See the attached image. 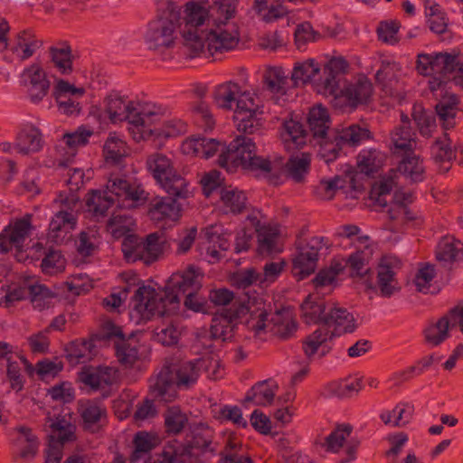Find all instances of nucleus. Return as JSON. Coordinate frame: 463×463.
<instances>
[{
  "label": "nucleus",
  "mask_w": 463,
  "mask_h": 463,
  "mask_svg": "<svg viewBox=\"0 0 463 463\" xmlns=\"http://www.w3.org/2000/svg\"><path fill=\"white\" fill-rule=\"evenodd\" d=\"M400 260L394 256H383L378 264V287L382 295L391 296L397 288L395 275L400 268Z\"/></svg>",
  "instance_id": "32"
},
{
  "label": "nucleus",
  "mask_w": 463,
  "mask_h": 463,
  "mask_svg": "<svg viewBox=\"0 0 463 463\" xmlns=\"http://www.w3.org/2000/svg\"><path fill=\"white\" fill-rule=\"evenodd\" d=\"M104 154L106 159L113 163L118 162L123 156H127L128 146L122 136L111 133L105 142Z\"/></svg>",
  "instance_id": "62"
},
{
  "label": "nucleus",
  "mask_w": 463,
  "mask_h": 463,
  "mask_svg": "<svg viewBox=\"0 0 463 463\" xmlns=\"http://www.w3.org/2000/svg\"><path fill=\"white\" fill-rule=\"evenodd\" d=\"M363 387V377L354 374L335 382L332 384V392L338 397H349L357 393Z\"/></svg>",
  "instance_id": "63"
},
{
  "label": "nucleus",
  "mask_w": 463,
  "mask_h": 463,
  "mask_svg": "<svg viewBox=\"0 0 463 463\" xmlns=\"http://www.w3.org/2000/svg\"><path fill=\"white\" fill-rule=\"evenodd\" d=\"M43 138L38 128L33 124H24L17 134L15 148L18 153L28 154L42 148Z\"/></svg>",
  "instance_id": "43"
},
{
  "label": "nucleus",
  "mask_w": 463,
  "mask_h": 463,
  "mask_svg": "<svg viewBox=\"0 0 463 463\" xmlns=\"http://www.w3.org/2000/svg\"><path fill=\"white\" fill-rule=\"evenodd\" d=\"M119 379L116 367L109 365L84 366L79 373V380L84 386L103 395L114 386Z\"/></svg>",
  "instance_id": "22"
},
{
  "label": "nucleus",
  "mask_w": 463,
  "mask_h": 463,
  "mask_svg": "<svg viewBox=\"0 0 463 463\" xmlns=\"http://www.w3.org/2000/svg\"><path fill=\"white\" fill-rule=\"evenodd\" d=\"M402 65L395 59L385 57L381 60L375 79L386 95L401 99L398 79L402 75Z\"/></svg>",
  "instance_id": "30"
},
{
  "label": "nucleus",
  "mask_w": 463,
  "mask_h": 463,
  "mask_svg": "<svg viewBox=\"0 0 463 463\" xmlns=\"http://www.w3.org/2000/svg\"><path fill=\"white\" fill-rule=\"evenodd\" d=\"M330 243L323 237H313L305 245L298 247L292 260V273L298 279H303L313 273L319 258L328 252Z\"/></svg>",
  "instance_id": "18"
},
{
  "label": "nucleus",
  "mask_w": 463,
  "mask_h": 463,
  "mask_svg": "<svg viewBox=\"0 0 463 463\" xmlns=\"http://www.w3.org/2000/svg\"><path fill=\"white\" fill-rule=\"evenodd\" d=\"M348 63L342 57H334L330 59L323 68L315 59H308L302 61H297L291 72V80L295 85H304L310 83L314 90L318 93L317 85L329 80L328 76H335V73H345Z\"/></svg>",
  "instance_id": "12"
},
{
  "label": "nucleus",
  "mask_w": 463,
  "mask_h": 463,
  "mask_svg": "<svg viewBox=\"0 0 463 463\" xmlns=\"http://www.w3.org/2000/svg\"><path fill=\"white\" fill-rule=\"evenodd\" d=\"M108 329V336H116V354L118 361L125 366L133 365L141 358L145 352L142 346L134 335L125 338L119 327L111 323L106 325Z\"/></svg>",
  "instance_id": "25"
},
{
  "label": "nucleus",
  "mask_w": 463,
  "mask_h": 463,
  "mask_svg": "<svg viewBox=\"0 0 463 463\" xmlns=\"http://www.w3.org/2000/svg\"><path fill=\"white\" fill-rule=\"evenodd\" d=\"M317 295L311 294L307 297L301 305L302 317L307 324L323 322L326 324L328 305L317 299Z\"/></svg>",
  "instance_id": "50"
},
{
  "label": "nucleus",
  "mask_w": 463,
  "mask_h": 463,
  "mask_svg": "<svg viewBox=\"0 0 463 463\" xmlns=\"http://www.w3.org/2000/svg\"><path fill=\"white\" fill-rule=\"evenodd\" d=\"M386 161V154L379 149L364 148L357 156L356 166L360 174L369 176L379 172Z\"/></svg>",
  "instance_id": "39"
},
{
  "label": "nucleus",
  "mask_w": 463,
  "mask_h": 463,
  "mask_svg": "<svg viewBox=\"0 0 463 463\" xmlns=\"http://www.w3.org/2000/svg\"><path fill=\"white\" fill-rule=\"evenodd\" d=\"M392 144L395 149H411L416 146L414 132L407 116L402 115V122L392 134Z\"/></svg>",
  "instance_id": "57"
},
{
  "label": "nucleus",
  "mask_w": 463,
  "mask_h": 463,
  "mask_svg": "<svg viewBox=\"0 0 463 463\" xmlns=\"http://www.w3.org/2000/svg\"><path fill=\"white\" fill-rule=\"evenodd\" d=\"M201 360L166 362L151 385L156 396L170 401L175 386H188L194 383L201 372Z\"/></svg>",
  "instance_id": "9"
},
{
  "label": "nucleus",
  "mask_w": 463,
  "mask_h": 463,
  "mask_svg": "<svg viewBox=\"0 0 463 463\" xmlns=\"http://www.w3.org/2000/svg\"><path fill=\"white\" fill-rule=\"evenodd\" d=\"M281 161L283 164V172L279 179L274 184H278L282 181V178L288 174L295 181H301L304 176L308 173L310 165V156L308 154H301L292 156L287 164L284 163L282 158H277L274 161Z\"/></svg>",
  "instance_id": "48"
},
{
  "label": "nucleus",
  "mask_w": 463,
  "mask_h": 463,
  "mask_svg": "<svg viewBox=\"0 0 463 463\" xmlns=\"http://www.w3.org/2000/svg\"><path fill=\"white\" fill-rule=\"evenodd\" d=\"M210 300L216 306L232 303L230 309L215 315L211 326V335L222 341L232 337L239 324L245 325L256 335H260L267 326L268 308L262 295L257 292H246L239 300L234 301L232 291L219 288L210 292Z\"/></svg>",
  "instance_id": "3"
},
{
  "label": "nucleus",
  "mask_w": 463,
  "mask_h": 463,
  "mask_svg": "<svg viewBox=\"0 0 463 463\" xmlns=\"http://www.w3.org/2000/svg\"><path fill=\"white\" fill-rule=\"evenodd\" d=\"M238 0H213L209 2V12L212 24H232L235 16Z\"/></svg>",
  "instance_id": "52"
},
{
  "label": "nucleus",
  "mask_w": 463,
  "mask_h": 463,
  "mask_svg": "<svg viewBox=\"0 0 463 463\" xmlns=\"http://www.w3.org/2000/svg\"><path fill=\"white\" fill-rule=\"evenodd\" d=\"M326 325L334 326L338 333H351L357 326L354 315L346 308L328 304Z\"/></svg>",
  "instance_id": "42"
},
{
  "label": "nucleus",
  "mask_w": 463,
  "mask_h": 463,
  "mask_svg": "<svg viewBox=\"0 0 463 463\" xmlns=\"http://www.w3.org/2000/svg\"><path fill=\"white\" fill-rule=\"evenodd\" d=\"M350 434L349 425H340L326 437L323 445L331 452L345 451L347 457L344 461L347 462L354 459L355 452V445L349 440Z\"/></svg>",
  "instance_id": "33"
},
{
  "label": "nucleus",
  "mask_w": 463,
  "mask_h": 463,
  "mask_svg": "<svg viewBox=\"0 0 463 463\" xmlns=\"http://www.w3.org/2000/svg\"><path fill=\"white\" fill-rule=\"evenodd\" d=\"M212 24L211 15L209 12V0H191L184 6V16H180L178 23L179 33L183 36L184 45L188 48L189 38L198 39L201 27Z\"/></svg>",
  "instance_id": "17"
},
{
  "label": "nucleus",
  "mask_w": 463,
  "mask_h": 463,
  "mask_svg": "<svg viewBox=\"0 0 463 463\" xmlns=\"http://www.w3.org/2000/svg\"><path fill=\"white\" fill-rule=\"evenodd\" d=\"M343 74L328 76L329 80L317 85L318 93L331 98L334 106L340 109H354L369 103L373 96L372 82L364 76L347 81Z\"/></svg>",
  "instance_id": "7"
},
{
  "label": "nucleus",
  "mask_w": 463,
  "mask_h": 463,
  "mask_svg": "<svg viewBox=\"0 0 463 463\" xmlns=\"http://www.w3.org/2000/svg\"><path fill=\"white\" fill-rule=\"evenodd\" d=\"M188 41V49L194 56L213 55L235 49L240 34L235 24H212L201 32L198 39L189 38Z\"/></svg>",
  "instance_id": "10"
},
{
  "label": "nucleus",
  "mask_w": 463,
  "mask_h": 463,
  "mask_svg": "<svg viewBox=\"0 0 463 463\" xmlns=\"http://www.w3.org/2000/svg\"><path fill=\"white\" fill-rule=\"evenodd\" d=\"M279 385L274 380H265L254 385L247 393L245 400L257 406L269 405L274 400Z\"/></svg>",
  "instance_id": "49"
},
{
  "label": "nucleus",
  "mask_w": 463,
  "mask_h": 463,
  "mask_svg": "<svg viewBox=\"0 0 463 463\" xmlns=\"http://www.w3.org/2000/svg\"><path fill=\"white\" fill-rule=\"evenodd\" d=\"M253 10L265 23H274L289 13L284 0H254Z\"/></svg>",
  "instance_id": "41"
},
{
  "label": "nucleus",
  "mask_w": 463,
  "mask_h": 463,
  "mask_svg": "<svg viewBox=\"0 0 463 463\" xmlns=\"http://www.w3.org/2000/svg\"><path fill=\"white\" fill-rule=\"evenodd\" d=\"M333 334L325 327L317 329L306 337L303 351L308 358L322 357L331 349Z\"/></svg>",
  "instance_id": "34"
},
{
  "label": "nucleus",
  "mask_w": 463,
  "mask_h": 463,
  "mask_svg": "<svg viewBox=\"0 0 463 463\" xmlns=\"http://www.w3.org/2000/svg\"><path fill=\"white\" fill-rule=\"evenodd\" d=\"M76 228L75 213L70 210H61L52 218L47 233L48 240L54 243H62L71 238Z\"/></svg>",
  "instance_id": "31"
},
{
  "label": "nucleus",
  "mask_w": 463,
  "mask_h": 463,
  "mask_svg": "<svg viewBox=\"0 0 463 463\" xmlns=\"http://www.w3.org/2000/svg\"><path fill=\"white\" fill-rule=\"evenodd\" d=\"M21 80L27 88L29 98L34 104L43 100L50 88V81L45 71L36 63L24 70L21 74Z\"/></svg>",
  "instance_id": "28"
},
{
  "label": "nucleus",
  "mask_w": 463,
  "mask_h": 463,
  "mask_svg": "<svg viewBox=\"0 0 463 463\" xmlns=\"http://www.w3.org/2000/svg\"><path fill=\"white\" fill-rule=\"evenodd\" d=\"M370 137L371 134L367 128L357 125H351L335 133V143L324 141L318 153L325 162L329 163L337 157L339 150L343 146H358L370 139Z\"/></svg>",
  "instance_id": "21"
},
{
  "label": "nucleus",
  "mask_w": 463,
  "mask_h": 463,
  "mask_svg": "<svg viewBox=\"0 0 463 463\" xmlns=\"http://www.w3.org/2000/svg\"><path fill=\"white\" fill-rule=\"evenodd\" d=\"M146 199L145 191L126 176H110L104 189L93 190L86 197V210L94 217H103L109 208L133 209Z\"/></svg>",
  "instance_id": "6"
},
{
  "label": "nucleus",
  "mask_w": 463,
  "mask_h": 463,
  "mask_svg": "<svg viewBox=\"0 0 463 463\" xmlns=\"http://www.w3.org/2000/svg\"><path fill=\"white\" fill-rule=\"evenodd\" d=\"M437 114L440 120L443 121L445 128L453 126V119L458 110V98L448 92L442 97L439 102L436 105Z\"/></svg>",
  "instance_id": "61"
},
{
  "label": "nucleus",
  "mask_w": 463,
  "mask_h": 463,
  "mask_svg": "<svg viewBox=\"0 0 463 463\" xmlns=\"http://www.w3.org/2000/svg\"><path fill=\"white\" fill-rule=\"evenodd\" d=\"M160 109L153 103L139 104L120 91H111L91 109L101 122L118 124L128 121L133 139L140 142L154 135L152 125L158 119Z\"/></svg>",
  "instance_id": "4"
},
{
  "label": "nucleus",
  "mask_w": 463,
  "mask_h": 463,
  "mask_svg": "<svg viewBox=\"0 0 463 463\" xmlns=\"http://www.w3.org/2000/svg\"><path fill=\"white\" fill-rule=\"evenodd\" d=\"M458 327L463 334V304L455 307L446 316L430 323L424 329L425 341L429 345L436 346L449 335V331Z\"/></svg>",
  "instance_id": "23"
},
{
  "label": "nucleus",
  "mask_w": 463,
  "mask_h": 463,
  "mask_svg": "<svg viewBox=\"0 0 463 463\" xmlns=\"http://www.w3.org/2000/svg\"><path fill=\"white\" fill-rule=\"evenodd\" d=\"M262 214L259 210H252L241 223L235 236L234 250L240 253L247 250L251 243L253 235L258 233L259 251L261 254H274L283 250L282 235L276 225L264 226Z\"/></svg>",
  "instance_id": "8"
},
{
  "label": "nucleus",
  "mask_w": 463,
  "mask_h": 463,
  "mask_svg": "<svg viewBox=\"0 0 463 463\" xmlns=\"http://www.w3.org/2000/svg\"><path fill=\"white\" fill-rule=\"evenodd\" d=\"M39 447L37 438L25 427L16 430L14 448L20 457L28 458L33 457Z\"/></svg>",
  "instance_id": "55"
},
{
  "label": "nucleus",
  "mask_w": 463,
  "mask_h": 463,
  "mask_svg": "<svg viewBox=\"0 0 463 463\" xmlns=\"http://www.w3.org/2000/svg\"><path fill=\"white\" fill-rule=\"evenodd\" d=\"M84 93L85 89L82 87H75L63 80H57L53 89V97L58 105L59 111L66 115L78 113L80 110L78 99Z\"/></svg>",
  "instance_id": "29"
},
{
  "label": "nucleus",
  "mask_w": 463,
  "mask_h": 463,
  "mask_svg": "<svg viewBox=\"0 0 463 463\" xmlns=\"http://www.w3.org/2000/svg\"><path fill=\"white\" fill-rule=\"evenodd\" d=\"M180 150L187 156L210 158L219 156L218 164L229 172L238 167L259 171L270 183H277L283 172L281 161H269L256 155V145L250 137H236L228 146L215 138L192 136L184 139Z\"/></svg>",
  "instance_id": "2"
},
{
  "label": "nucleus",
  "mask_w": 463,
  "mask_h": 463,
  "mask_svg": "<svg viewBox=\"0 0 463 463\" xmlns=\"http://www.w3.org/2000/svg\"><path fill=\"white\" fill-rule=\"evenodd\" d=\"M345 175L323 179L316 187V194L322 200H330L335 194L342 191L347 197H355L362 188L360 174L351 165L343 170Z\"/></svg>",
  "instance_id": "20"
},
{
  "label": "nucleus",
  "mask_w": 463,
  "mask_h": 463,
  "mask_svg": "<svg viewBox=\"0 0 463 463\" xmlns=\"http://www.w3.org/2000/svg\"><path fill=\"white\" fill-rule=\"evenodd\" d=\"M455 63V56L449 53H421L418 55L417 70L419 73L430 76L429 87L432 92L444 91V80L448 71Z\"/></svg>",
  "instance_id": "19"
},
{
  "label": "nucleus",
  "mask_w": 463,
  "mask_h": 463,
  "mask_svg": "<svg viewBox=\"0 0 463 463\" xmlns=\"http://www.w3.org/2000/svg\"><path fill=\"white\" fill-rule=\"evenodd\" d=\"M264 82L267 90L272 95V99L277 102H284L286 100L288 90V74L281 67H268L265 70Z\"/></svg>",
  "instance_id": "35"
},
{
  "label": "nucleus",
  "mask_w": 463,
  "mask_h": 463,
  "mask_svg": "<svg viewBox=\"0 0 463 463\" xmlns=\"http://www.w3.org/2000/svg\"><path fill=\"white\" fill-rule=\"evenodd\" d=\"M135 222L128 214L113 215L107 225L109 232L116 239L123 238V241L133 233Z\"/></svg>",
  "instance_id": "60"
},
{
  "label": "nucleus",
  "mask_w": 463,
  "mask_h": 463,
  "mask_svg": "<svg viewBox=\"0 0 463 463\" xmlns=\"http://www.w3.org/2000/svg\"><path fill=\"white\" fill-rule=\"evenodd\" d=\"M148 216L161 227L171 226L179 220L181 206L172 198L156 196L149 203Z\"/></svg>",
  "instance_id": "27"
},
{
  "label": "nucleus",
  "mask_w": 463,
  "mask_h": 463,
  "mask_svg": "<svg viewBox=\"0 0 463 463\" xmlns=\"http://www.w3.org/2000/svg\"><path fill=\"white\" fill-rule=\"evenodd\" d=\"M39 46V42L29 30L16 33L8 45L11 52L21 60L30 58Z\"/></svg>",
  "instance_id": "44"
},
{
  "label": "nucleus",
  "mask_w": 463,
  "mask_h": 463,
  "mask_svg": "<svg viewBox=\"0 0 463 463\" xmlns=\"http://www.w3.org/2000/svg\"><path fill=\"white\" fill-rule=\"evenodd\" d=\"M205 241L199 248L200 254L209 263H214L222 257V252L230 248L227 232H223L219 225L207 227L204 230Z\"/></svg>",
  "instance_id": "26"
},
{
  "label": "nucleus",
  "mask_w": 463,
  "mask_h": 463,
  "mask_svg": "<svg viewBox=\"0 0 463 463\" xmlns=\"http://www.w3.org/2000/svg\"><path fill=\"white\" fill-rule=\"evenodd\" d=\"M202 279V271L189 266L183 271L174 273L165 287L153 282L139 284L131 301L130 320L139 325L156 317L175 315L180 307L179 293L186 294L184 302L186 308L198 313L208 312L206 298L198 293Z\"/></svg>",
  "instance_id": "1"
},
{
  "label": "nucleus",
  "mask_w": 463,
  "mask_h": 463,
  "mask_svg": "<svg viewBox=\"0 0 463 463\" xmlns=\"http://www.w3.org/2000/svg\"><path fill=\"white\" fill-rule=\"evenodd\" d=\"M146 166L159 186L168 194L182 199L192 194L189 184L175 171L172 159L167 156L160 153L151 155L146 160Z\"/></svg>",
  "instance_id": "11"
},
{
  "label": "nucleus",
  "mask_w": 463,
  "mask_h": 463,
  "mask_svg": "<svg viewBox=\"0 0 463 463\" xmlns=\"http://www.w3.org/2000/svg\"><path fill=\"white\" fill-rule=\"evenodd\" d=\"M280 138L286 149L294 150L307 143V132L300 121L291 117L284 121Z\"/></svg>",
  "instance_id": "36"
},
{
  "label": "nucleus",
  "mask_w": 463,
  "mask_h": 463,
  "mask_svg": "<svg viewBox=\"0 0 463 463\" xmlns=\"http://www.w3.org/2000/svg\"><path fill=\"white\" fill-rule=\"evenodd\" d=\"M181 335V329L173 321L158 326L153 334L155 341L163 345H174L177 344Z\"/></svg>",
  "instance_id": "64"
},
{
  "label": "nucleus",
  "mask_w": 463,
  "mask_h": 463,
  "mask_svg": "<svg viewBox=\"0 0 463 463\" xmlns=\"http://www.w3.org/2000/svg\"><path fill=\"white\" fill-rule=\"evenodd\" d=\"M92 133L91 129L81 126L73 132L64 134L56 145L54 165L58 167H66L75 157L77 150L88 143Z\"/></svg>",
  "instance_id": "24"
},
{
  "label": "nucleus",
  "mask_w": 463,
  "mask_h": 463,
  "mask_svg": "<svg viewBox=\"0 0 463 463\" xmlns=\"http://www.w3.org/2000/svg\"><path fill=\"white\" fill-rule=\"evenodd\" d=\"M46 428L50 441L45 451V463H60L62 446L74 439L75 426L68 414L59 415L55 419L48 414Z\"/></svg>",
  "instance_id": "15"
},
{
  "label": "nucleus",
  "mask_w": 463,
  "mask_h": 463,
  "mask_svg": "<svg viewBox=\"0 0 463 463\" xmlns=\"http://www.w3.org/2000/svg\"><path fill=\"white\" fill-rule=\"evenodd\" d=\"M344 269L342 261H335L329 268L320 270L313 280L317 291L315 295L329 293L337 285V276Z\"/></svg>",
  "instance_id": "46"
},
{
  "label": "nucleus",
  "mask_w": 463,
  "mask_h": 463,
  "mask_svg": "<svg viewBox=\"0 0 463 463\" xmlns=\"http://www.w3.org/2000/svg\"><path fill=\"white\" fill-rule=\"evenodd\" d=\"M436 258L445 267L463 260V244L452 236L442 238L436 248Z\"/></svg>",
  "instance_id": "40"
},
{
  "label": "nucleus",
  "mask_w": 463,
  "mask_h": 463,
  "mask_svg": "<svg viewBox=\"0 0 463 463\" xmlns=\"http://www.w3.org/2000/svg\"><path fill=\"white\" fill-rule=\"evenodd\" d=\"M79 410L85 428L91 431H95L106 419V410L98 402H81Z\"/></svg>",
  "instance_id": "47"
},
{
  "label": "nucleus",
  "mask_w": 463,
  "mask_h": 463,
  "mask_svg": "<svg viewBox=\"0 0 463 463\" xmlns=\"http://www.w3.org/2000/svg\"><path fill=\"white\" fill-rule=\"evenodd\" d=\"M308 124L315 137H321L322 142L329 141L325 136L329 128V115L326 108L321 105L313 107L308 114Z\"/></svg>",
  "instance_id": "56"
},
{
  "label": "nucleus",
  "mask_w": 463,
  "mask_h": 463,
  "mask_svg": "<svg viewBox=\"0 0 463 463\" xmlns=\"http://www.w3.org/2000/svg\"><path fill=\"white\" fill-rule=\"evenodd\" d=\"M160 109L158 119L152 125V128L155 129L154 135L146 138L145 141H151L155 146H160L162 139L165 137H173L184 134L187 130L186 124L178 118H171L165 120L162 127H159L161 117L163 115V109Z\"/></svg>",
  "instance_id": "37"
},
{
  "label": "nucleus",
  "mask_w": 463,
  "mask_h": 463,
  "mask_svg": "<svg viewBox=\"0 0 463 463\" xmlns=\"http://www.w3.org/2000/svg\"><path fill=\"white\" fill-rule=\"evenodd\" d=\"M30 300L35 310L43 311L54 306L56 294L34 278L33 283L28 284Z\"/></svg>",
  "instance_id": "51"
},
{
  "label": "nucleus",
  "mask_w": 463,
  "mask_h": 463,
  "mask_svg": "<svg viewBox=\"0 0 463 463\" xmlns=\"http://www.w3.org/2000/svg\"><path fill=\"white\" fill-rule=\"evenodd\" d=\"M367 236L357 238L356 251L342 262L345 267L350 266L354 271L361 272L364 266L368 263L373 254V246Z\"/></svg>",
  "instance_id": "53"
},
{
  "label": "nucleus",
  "mask_w": 463,
  "mask_h": 463,
  "mask_svg": "<svg viewBox=\"0 0 463 463\" xmlns=\"http://www.w3.org/2000/svg\"><path fill=\"white\" fill-rule=\"evenodd\" d=\"M30 216H24L10 222L0 233V253L14 251L18 261L25 260L38 243H32Z\"/></svg>",
  "instance_id": "13"
},
{
  "label": "nucleus",
  "mask_w": 463,
  "mask_h": 463,
  "mask_svg": "<svg viewBox=\"0 0 463 463\" xmlns=\"http://www.w3.org/2000/svg\"><path fill=\"white\" fill-rule=\"evenodd\" d=\"M165 241V237L157 232L149 234L145 241L130 235L122 241V251L128 261L141 260L151 263L162 254Z\"/></svg>",
  "instance_id": "16"
},
{
  "label": "nucleus",
  "mask_w": 463,
  "mask_h": 463,
  "mask_svg": "<svg viewBox=\"0 0 463 463\" xmlns=\"http://www.w3.org/2000/svg\"><path fill=\"white\" fill-rule=\"evenodd\" d=\"M414 407L408 402L397 404L392 411H386L381 413L382 420L388 425L395 427H403L412 419Z\"/></svg>",
  "instance_id": "54"
},
{
  "label": "nucleus",
  "mask_w": 463,
  "mask_h": 463,
  "mask_svg": "<svg viewBox=\"0 0 463 463\" xmlns=\"http://www.w3.org/2000/svg\"><path fill=\"white\" fill-rule=\"evenodd\" d=\"M398 171L406 179L412 182H420L424 179L425 166L419 156L409 155L401 161Z\"/></svg>",
  "instance_id": "59"
},
{
  "label": "nucleus",
  "mask_w": 463,
  "mask_h": 463,
  "mask_svg": "<svg viewBox=\"0 0 463 463\" xmlns=\"http://www.w3.org/2000/svg\"><path fill=\"white\" fill-rule=\"evenodd\" d=\"M7 378L13 390L19 392L24 386V377L21 370L24 367L29 373L34 369L33 365L18 353L7 356Z\"/></svg>",
  "instance_id": "45"
},
{
  "label": "nucleus",
  "mask_w": 463,
  "mask_h": 463,
  "mask_svg": "<svg viewBox=\"0 0 463 463\" xmlns=\"http://www.w3.org/2000/svg\"><path fill=\"white\" fill-rule=\"evenodd\" d=\"M180 10L174 4H168L157 19L148 24L145 34L149 48L170 46L179 32Z\"/></svg>",
  "instance_id": "14"
},
{
  "label": "nucleus",
  "mask_w": 463,
  "mask_h": 463,
  "mask_svg": "<svg viewBox=\"0 0 463 463\" xmlns=\"http://www.w3.org/2000/svg\"><path fill=\"white\" fill-rule=\"evenodd\" d=\"M247 195L237 187L226 186L220 190L219 208L224 213H240L247 205Z\"/></svg>",
  "instance_id": "38"
},
{
  "label": "nucleus",
  "mask_w": 463,
  "mask_h": 463,
  "mask_svg": "<svg viewBox=\"0 0 463 463\" xmlns=\"http://www.w3.org/2000/svg\"><path fill=\"white\" fill-rule=\"evenodd\" d=\"M214 102L222 109H233V121L238 131L254 134L263 125V107L254 91L242 90L236 82L219 85L214 91Z\"/></svg>",
  "instance_id": "5"
},
{
  "label": "nucleus",
  "mask_w": 463,
  "mask_h": 463,
  "mask_svg": "<svg viewBox=\"0 0 463 463\" xmlns=\"http://www.w3.org/2000/svg\"><path fill=\"white\" fill-rule=\"evenodd\" d=\"M224 451L222 463H252L249 458L239 456L237 451L241 447V439L232 432H225L223 437Z\"/></svg>",
  "instance_id": "58"
}]
</instances>
